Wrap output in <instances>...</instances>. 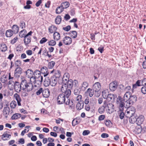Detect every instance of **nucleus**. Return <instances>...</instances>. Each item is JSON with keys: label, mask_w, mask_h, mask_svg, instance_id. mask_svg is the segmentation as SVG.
I'll return each instance as SVG.
<instances>
[{"label": "nucleus", "mask_w": 146, "mask_h": 146, "mask_svg": "<svg viewBox=\"0 0 146 146\" xmlns=\"http://www.w3.org/2000/svg\"><path fill=\"white\" fill-rule=\"evenodd\" d=\"M69 97H66V95L63 93L60 94L57 98L58 103L60 104L64 103L67 105H69L70 107L72 106L73 102L72 100L70 102Z\"/></svg>", "instance_id": "nucleus-1"}, {"label": "nucleus", "mask_w": 146, "mask_h": 146, "mask_svg": "<svg viewBox=\"0 0 146 146\" xmlns=\"http://www.w3.org/2000/svg\"><path fill=\"white\" fill-rule=\"evenodd\" d=\"M58 79L56 77L52 76L46 77L44 82V85L47 87L50 85L52 86H55L57 83Z\"/></svg>", "instance_id": "nucleus-2"}, {"label": "nucleus", "mask_w": 146, "mask_h": 146, "mask_svg": "<svg viewBox=\"0 0 146 146\" xmlns=\"http://www.w3.org/2000/svg\"><path fill=\"white\" fill-rule=\"evenodd\" d=\"M22 90L28 92L31 91L33 87L32 83L28 82L26 80L24 79L22 81Z\"/></svg>", "instance_id": "nucleus-3"}, {"label": "nucleus", "mask_w": 146, "mask_h": 146, "mask_svg": "<svg viewBox=\"0 0 146 146\" xmlns=\"http://www.w3.org/2000/svg\"><path fill=\"white\" fill-rule=\"evenodd\" d=\"M101 88V84L99 82L95 83L92 86V89L95 92L94 95L97 97H98L100 95V92Z\"/></svg>", "instance_id": "nucleus-4"}, {"label": "nucleus", "mask_w": 146, "mask_h": 146, "mask_svg": "<svg viewBox=\"0 0 146 146\" xmlns=\"http://www.w3.org/2000/svg\"><path fill=\"white\" fill-rule=\"evenodd\" d=\"M63 84L62 86L61 91L66 95V97H69L71 94V91L69 89H68L66 85V84L63 83Z\"/></svg>", "instance_id": "nucleus-5"}, {"label": "nucleus", "mask_w": 146, "mask_h": 146, "mask_svg": "<svg viewBox=\"0 0 146 146\" xmlns=\"http://www.w3.org/2000/svg\"><path fill=\"white\" fill-rule=\"evenodd\" d=\"M124 100L120 96H118L117 99L116 103L120 108V110H122L124 107Z\"/></svg>", "instance_id": "nucleus-6"}, {"label": "nucleus", "mask_w": 146, "mask_h": 146, "mask_svg": "<svg viewBox=\"0 0 146 146\" xmlns=\"http://www.w3.org/2000/svg\"><path fill=\"white\" fill-rule=\"evenodd\" d=\"M135 112V108L133 107L129 108L126 111L125 116L127 117H129L134 115Z\"/></svg>", "instance_id": "nucleus-7"}, {"label": "nucleus", "mask_w": 146, "mask_h": 146, "mask_svg": "<svg viewBox=\"0 0 146 146\" xmlns=\"http://www.w3.org/2000/svg\"><path fill=\"white\" fill-rule=\"evenodd\" d=\"M137 97L135 95H131L129 99H128L129 104V106L132 105L135 102L137 101Z\"/></svg>", "instance_id": "nucleus-8"}, {"label": "nucleus", "mask_w": 146, "mask_h": 146, "mask_svg": "<svg viewBox=\"0 0 146 146\" xmlns=\"http://www.w3.org/2000/svg\"><path fill=\"white\" fill-rule=\"evenodd\" d=\"M14 89L17 92H19L21 91V90L22 89V81L20 84L18 82H15L14 84Z\"/></svg>", "instance_id": "nucleus-9"}, {"label": "nucleus", "mask_w": 146, "mask_h": 146, "mask_svg": "<svg viewBox=\"0 0 146 146\" xmlns=\"http://www.w3.org/2000/svg\"><path fill=\"white\" fill-rule=\"evenodd\" d=\"M117 87V83L116 81H114L110 84V89L112 91L115 90Z\"/></svg>", "instance_id": "nucleus-10"}, {"label": "nucleus", "mask_w": 146, "mask_h": 146, "mask_svg": "<svg viewBox=\"0 0 146 146\" xmlns=\"http://www.w3.org/2000/svg\"><path fill=\"white\" fill-rule=\"evenodd\" d=\"M63 42L65 44L69 45L72 43V39L69 36H66L63 38Z\"/></svg>", "instance_id": "nucleus-11"}, {"label": "nucleus", "mask_w": 146, "mask_h": 146, "mask_svg": "<svg viewBox=\"0 0 146 146\" xmlns=\"http://www.w3.org/2000/svg\"><path fill=\"white\" fill-rule=\"evenodd\" d=\"M22 72V69L20 67H17L15 70L14 75L16 77H18L20 76Z\"/></svg>", "instance_id": "nucleus-12"}, {"label": "nucleus", "mask_w": 146, "mask_h": 146, "mask_svg": "<svg viewBox=\"0 0 146 146\" xmlns=\"http://www.w3.org/2000/svg\"><path fill=\"white\" fill-rule=\"evenodd\" d=\"M144 120V117L143 115H140L137 118V124L138 125H140L143 123Z\"/></svg>", "instance_id": "nucleus-13"}, {"label": "nucleus", "mask_w": 146, "mask_h": 146, "mask_svg": "<svg viewBox=\"0 0 146 146\" xmlns=\"http://www.w3.org/2000/svg\"><path fill=\"white\" fill-rule=\"evenodd\" d=\"M70 75L68 73H65L64 75L62 78V82L63 83L66 84L67 81L69 80Z\"/></svg>", "instance_id": "nucleus-14"}, {"label": "nucleus", "mask_w": 146, "mask_h": 146, "mask_svg": "<svg viewBox=\"0 0 146 146\" xmlns=\"http://www.w3.org/2000/svg\"><path fill=\"white\" fill-rule=\"evenodd\" d=\"M41 71L42 73L44 74V76L45 77H47L49 74L48 72V68L46 66H43L41 69Z\"/></svg>", "instance_id": "nucleus-15"}, {"label": "nucleus", "mask_w": 146, "mask_h": 146, "mask_svg": "<svg viewBox=\"0 0 146 146\" xmlns=\"http://www.w3.org/2000/svg\"><path fill=\"white\" fill-rule=\"evenodd\" d=\"M117 95H116L110 94L108 95L107 98H106V99L108 101H114L115 99L117 98Z\"/></svg>", "instance_id": "nucleus-16"}, {"label": "nucleus", "mask_w": 146, "mask_h": 146, "mask_svg": "<svg viewBox=\"0 0 146 146\" xmlns=\"http://www.w3.org/2000/svg\"><path fill=\"white\" fill-rule=\"evenodd\" d=\"M10 112V108L7 106L4 108L3 110L4 115L6 118H7Z\"/></svg>", "instance_id": "nucleus-17"}, {"label": "nucleus", "mask_w": 146, "mask_h": 146, "mask_svg": "<svg viewBox=\"0 0 146 146\" xmlns=\"http://www.w3.org/2000/svg\"><path fill=\"white\" fill-rule=\"evenodd\" d=\"M106 107L107 106L108 108V110L109 111V112L112 113L114 111V105L111 103H109L108 104H106Z\"/></svg>", "instance_id": "nucleus-18"}, {"label": "nucleus", "mask_w": 146, "mask_h": 146, "mask_svg": "<svg viewBox=\"0 0 146 146\" xmlns=\"http://www.w3.org/2000/svg\"><path fill=\"white\" fill-rule=\"evenodd\" d=\"M54 72V75L52 76H53L56 77L58 79L60 76V72L59 70H55L53 69L52 71H50V73H52Z\"/></svg>", "instance_id": "nucleus-19"}, {"label": "nucleus", "mask_w": 146, "mask_h": 146, "mask_svg": "<svg viewBox=\"0 0 146 146\" xmlns=\"http://www.w3.org/2000/svg\"><path fill=\"white\" fill-rule=\"evenodd\" d=\"M14 96L17 102L18 105L19 106H21V100L20 96L17 94L16 93L14 94Z\"/></svg>", "instance_id": "nucleus-20"}, {"label": "nucleus", "mask_w": 146, "mask_h": 146, "mask_svg": "<svg viewBox=\"0 0 146 146\" xmlns=\"http://www.w3.org/2000/svg\"><path fill=\"white\" fill-rule=\"evenodd\" d=\"M60 37L59 33L58 32H55L53 34V38L54 40L57 41L60 40Z\"/></svg>", "instance_id": "nucleus-21"}, {"label": "nucleus", "mask_w": 146, "mask_h": 146, "mask_svg": "<svg viewBox=\"0 0 146 146\" xmlns=\"http://www.w3.org/2000/svg\"><path fill=\"white\" fill-rule=\"evenodd\" d=\"M48 31L51 33H54L57 30V27L54 25H52L48 28Z\"/></svg>", "instance_id": "nucleus-22"}, {"label": "nucleus", "mask_w": 146, "mask_h": 146, "mask_svg": "<svg viewBox=\"0 0 146 146\" xmlns=\"http://www.w3.org/2000/svg\"><path fill=\"white\" fill-rule=\"evenodd\" d=\"M50 92L48 89H45L43 91L42 95L44 98H48L50 95Z\"/></svg>", "instance_id": "nucleus-23"}, {"label": "nucleus", "mask_w": 146, "mask_h": 146, "mask_svg": "<svg viewBox=\"0 0 146 146\" xmlns=\"http://www.w3.org/2000/svg\"><path fill=\"white\" fill-rule=\"evenodd\" d=\"M11 136V135L4 132L1 137V139L3 141H5L8 140L9 137Z\"/></svg>", "instance_id": "nucleus-24"}, {"label": "nucleus", "mask_w": 146, "mask_h": 146, "mask_svg": "<svg viewBox=\"0 0 146 146\" xmlns=\"http://www.w3.org/2000/svg\"><path fill=\"white\" fill-rule=\"evenodd\" d=\"M41 73L40 71L38 70H36L34 72V76L36 77V79H39L42 76L40 75Z\"/></svg>", "instance_id": "nucleus-25"}, {"label": "nucleus", "mask_w": 146, "mask_h": 146, "mask_svg": "<svg viewBox=\"0 0 146 146\" xmlns=\"http://www.w3.org/2000/svg\"><path fill=\"white\" fill-rule=\"evenodd\" d=\"M66 85L68 89L70 90L71 89L73 86V80L72 79H70L69 81L66 82Z\"/></svg>", "instance_id": "nucleus-26"}, {"label": "nucleus", "mask_w": 146, "mask_h": 146, "mask_svg": "<svg viewBox=\"0 0 146 146\" xmlns=\"http://www.w3.org/2000/svg\"><path fill=\"white\" fill-rule=\"evenodd\" d=\"M129 118V122L130 123H134L136 122L137 123V116L136 117V116L135 115L133 116H131Z\"/></svg>", "instance_id": "nucleus-27"}, {"label": "nucleus", "mask_w": 146, "mask_h": 146, "mask_svg": "<svg viewBox=\"0 0 146 146\" xmlns=\"http://www.w3.org/2000/svg\"><path fill=\"white\" fill-rule=\"evenodd\" d=\"M24 39V42L25 45L29 44L31 41V38L30 36H25Z\"/></svg>", "instance_id": "nucleus-28"}, {"label": "nucleus", "mask_w": 146, "mask_h": 146, "mask_svg": "<svg viewBox=\"0 0 146 146\" xmlns=\"http://www.w3.org/2000/svg\"><path fill=\"white\" fill-rule=\"evenodd\" d=\"M26 73L27 76L29 78H30L33 76V75H34V72L33 71L31 70H28L26 72Z\"/></svg>", "instance_id": "nucleus-29"}, {"label": "nucleus", "mask_w": 146, "mask_h": 146, "mask_svg": "<svg viewBox=\"0 0 146 146\" xmlns=\"http://www.w3.org/2000/svg\"><path fill=\"white\" fill-rule=\"evenodd\" d=\"M12 29V31L14 33H17L19 32V27L17 25H13Z\"/></svg>", "instance_id": "nucleus-30"}, {"label": "nucleus", "mask_w": 146, "mask_h": 146, "mask_svg": "<svg viewBox=\"0 0 146 146\" xmlns=\"http://www.w3.org/2000/svg\"><path fill=\"white\" fill-rule=\"evenodd\" d=\"M70 36L73 38H75L77 36V33L76 31H71L69 32Z\"/></svg>", "instance_id": "nucleus-31"}, {"label": "nucleus", "mask_w": 146, "mask_h": 146, "mask_svg": "<svg viewBox=\"0 0 146 146\" xmlns=\"http://www.w3.org/2000/svg\"><path fill=\"white\" fill-rule=\"evenodd\" d=\"M106 107V104L105 103L102 106L100 107L99 108L98 110V112L100 113H103L105 111V109Z\"/></svg>", "instance_id": "nucleus-32"}, {"label": "nucleus", "mask_w": 146, "mask_h": 146, "mask_svg": "<svg viewBox=\"0 0 146 146\" xmlns=\"http://www.w3.org/2000/svg\"><path fill=\"white\" fill-rule=\"evenodd\" d=\"M64 9L62 6L61 5L58 7L56 10V12L57 14H59L63 11Z\"/></svg>", "instance_id": "nucleus-33"}, {"label": "nucleus", "mask_w": 146, "mask_h": 146, "mask_svg": "<svg viewBox=\"0 0 146 146\" xmlns=\"http://www.w3.org/2000/svg\"><path fill=\"white\" fill-rule=\"evenodd\" d=\"M21 117V115L19 113H15L13 114L11 117L12 119H17Z\"/></svg>", "instance_id": "nucleus-34"}, {"label": "nucleus", "mask_w": 146, "mask_h": 146, "mask_svg": "<svg viewBox=\"0 0 146 146\" xmlns=\"http://www.w3.org/2000/svg\"><path fill=\"white\" fill-rule=\"evenodd\" d=\"M55 64V63L54 61H51L48 63L47 67L49 69H52L53 68Z\"/></svg>", "instance_id": "nucleus-35"}, {"label": "nucleus", "mask_w": 146, "mask_h": 146, "mask_svg": "<svg viewBox=\"0 0 146 146\" xmlns=\"http://www.w3.org/2000/svg\"><path fill=\"white\" fill-rule=\"evenodd\" d=\"M84 105V103H80L78 102L76 104V107L78 110H80L83 108Z\"/></svg>", "instance_id": "nucleus-36"}, {"label": "nucleus", "mask_w": 146, "mask_h": 146, "mask_svg": "<svg viewBox=\"0 0 146 146\" xmlns=\"http://www.w3.org/2000/svg\"><path fill=\"white\" fill-rule=\"evenodd\" d=\"M13 31L11 30H8L6 31L5 35L7 37H10L13 35Z\"/></svg>", "instance_id": "nucleus-37"}, {"label": "nucleus", "mask_w": 146, "mask_h": 146, "mask_svg": "<svg viewBox=\"0 0 146 146\" xmlns=\"http://www.w3.org/2000/svg\"><path fill=\"white\" fill-rule=\"evenodd\" d=\"M102 96L104 99L107 98L108 95L110 94L107 90H103L102 91Z\"/></svg>", "instance_id": "nucleus-38"}, {"label": "nucleus", "mask_w": 146, "mask_h": 146, "mask_svg": "<svg viewBox=\"0 0 146 146\" xmlns=\"http://www.w3.org/2000/svg\"><path fill=\"white\" fill-rule=\"evenodd\" d=\"M7 49L6 45L5 44H1L0 45V50L2 52H5Z\"/></svg>", "instance_id": "nucleus-39"}, {"label": "nucleus", "mask_w": 146, "mask_h": 146, "mask_svg": "<svg viewBox=\"0 0 146 146\" xmlns=\"http://www.w3.org/2000/svg\"><path fill=\"white\" fill-rule=\"evenodd\" d=\"M131 95V93L130 92H126L124 95V100H127L128 99H129V98L130 97Z\"/></svg>", "instance_id": "nucleus-40"}, {"label": "nucleus", "mask_w": 146, "mask_h": 146, "mask_svg": "<svg viewBox=\"0 0 146 146\" xmlns=\"http://www.w3.org/2000/svg\"><path fill=\"white\" fill-rule=\"evenodd\" d=\"M43 80V77L41 76L40 78H39V79H36V83H35V86H36V84H37L38 85H40L41 84V83L42 82Z\"/></svg>", "instance_id": "nucleus-41"}, {"label": "nucleus", "mask_w": 146, "mask_h": 146, "mask_svg": "<svg viewBox=\"0 0 146 146\" xmlns=\"http://www.w3.org/2000/svg\"><path fill=\"white\" fill-rule=\"evenodd\" d=\"M26 33V31L25 29H23L20 32L19 36L21 38H23V37H25V34Z\"/></svg>", "instance_id": "nucleus-42"}, {"label": "nucleus", "mask_w": 146, "mask_h": 146, "mask_svg": "<svg viewBox=\"0 0 146 146\" xmlns=\"http://www.w3.org/2000/svg\"><path fill=\"white\" fill-rule=\"evenodd\" d=\"M63 8L64 9H66L69 6V3L67 2H65L62 3L61 5Z\"/></svg>", "instance_id": "nucleus-43"}, {"label": "nucleus", "mask_w": 146, "mask_h": 146, "mask_svg": "<svg viewBox=\"0 0 146 146\" xmlns=\"http://www.w3.org/2000/svg\"><path fill=\"white\" fill-rule=\"evenodd\" d=\"M87 91L89 93L90 97L92 96L94 94V90H93V89L92 90L90 88L88 89Z\"/></svg>", "instance_id": "nucleus-44"}, {"label": "nucleus", "mask_w": 146, "mask_h": 146, "mask_svg": "<svg viewBox=\"0 0 146 146\" xmlns=\"http://www.w3.org/2000/svg\"><path fill=\"white\" fill-rule=\"evenodd\" d=\"M61 21V17L60 16H58L56 17L55 22L56 24H59L60 23Z\"/></svg>", "instance_id": "nucleus-45"}, {"label": "nucleus", "mask_w": 146, "mask_h": 146, "mask_svg": "<svg viewBox=\"0 0 146 146\" xmlns=\"http://www.w3.org/2000/svg\"><path fill=\"white\" fill-rule=\"evenodd\" d=\"M88 86V83L86 82H83L82 84L81 88L82 90H85Z\"/></svg>", "instance_id": "nucleus-46"}, {"label": "nucleus", "mask_w": 146, "mask_h": 146, "mask_svg": "<svg viewBox=\"0 0 146 146\" xmlns=\"http://www.w3.org/2000/svg\"><path fill=\"white\" fill-rule=\"evenodd\" d=\"M17 105V102L14 100L12 101L11 104L10 106L12 108H14L16 107Z\"/></svg>", "instance_id": "nucleus-47"}, {"label": "nucleus", "mask_w": 146, "mask_h": 146, "mask_svg": "<svg viewBox=\"0 0 146 146\" xmlns=\"http://www.w3.org/2000/svg\"><path fill=\"white\" fill-rule=\"evenodd\" d=\"M105 124L106 126L110 127H111L112 125V123L109 120H106Z\"/></svg>", "instance_id": "nucleus-48"}, {"label": "nucleus", "mask_w": 146, "mask_h": 146, "mask_svg": "<svg viewBox=\"0 0 146 146\" xmlns=\"http://www.w3.org/2000/svg\"><path fill=\"white\" fill-rule=\"evenodd\" d=\"M30 78V82H29L35 84V83H36L35 82L36 80V77L34 76H32Z\"/></svg>", "instance_id": "nucleus-49"}, {"label": "nucleus", "mask_w": 146, "mask_h": 146, "mask_svg": "<svg viewBox=\"0 0 146 146\" xmlns=\"http://www.w3.org/2000/svg\"><path fill=\"white\" fill-rule=\"evenodd\" d=\"M80 91L81 90L79 88H76L74 90V95L76 96H77L78 95L80 94Z\"/></svg>", "instance_id": "nucleus-50"}, {"label": "nucleus", "mask_w": 146, "mask_h": 146, "mask_svg": "<svg viewBox=\"0 0 146 146\" xmlns=\"http://www.w3.org/2000/svg\"><path fill=\"white\" fill-rule=\"evenodd\" d=\"M48 44L50 46H54L56 44V42L55 40H52L49 41L48 42Z\"/></svg>", "instance_id": "nucleus-51"}, {"label": "nucleus", "mask_w": 146, "mask_h": 146, "mask_svg": "<svg viewBox=\"0 0 146 146\" xmlns=\"http://www.w3.org/2000/svg\"><path fill=\"white\" fill-rule=\"evenodd\" d=\"M76 98V100L77 101L79 102H81V99L82 98V96L81 95H78L77 96H75Z\"/></svg>", "instance_id": "nucleus-52"}, {"label": "nucleus", "mask_w": 146, "mask_h": 146, "mask_svg": "<svg viewBox=\"0 0 146 146\" xmlns=\"http://www.w3.org/2000/svg\"><path fill=\"white\" fill-rule=\"evenodd\" d=\"M43 88H40L36 92V93L37 95H39L43 92Z\"/></svg>", "instance_id": "nucleus-53"}, {"label": "nucleus", "mask_w": 146, "mask_h": 146, "mask_svg": "<svg viewBox=\"0 0 146 146\" xmlns=\"http://www.w3.org/2000/svg\"><path fill=\"white\" fill-rule=\"evenodd\" d=\"M79 123V122L76 119H75L72 121V125L73 126H75Z\"/></svg>", "instance_id": "nucleus-54"}, {"label": "nucleus", "mask_w": 146, "mask_h": 146, "mask_svg": "<svg viewBox=\"0 0 146 146\" xmlns=\"http://www.w3.org/2000/svg\"><path fill=\"white\" fill-rule=\"evenodd\" d=\"M20 26L22 29L25 28V22L23 21H21L20 22Z\"/></svg>", "instance_id": "nucleus-55"}, {"label": "nucleus", "mask_w": 146, "mask_h": 146, "mask_svg": "<svg viewBox=\"0 0 146 146\" xmlns=\"http://www.w3.org/2000/svg\"><path fill=\"white\" fill-rule=\"evenodd\" d=\"M71 29V27L70 25H68L66 27H64L63 28V29L64 30L68 31Z\"/></svg>", "instance_id": "nucleus-56"}, {"label": "nucleus", "mask_w": 146, "mask_h": 146, "mask_svg": "<svg viewBox=\"0 0 146 146\" xmlns=\"http://www.w3.org/2000/svg\"><path fill=\"white\" fill-rule=\"evenodd\" d=\"M18 142H19L18 144H21L22 145L23 144L25 143V140L23 138H21L19 139V140L18 141Z\"/></svg>", "instance_id": "nucleus-57"}, {"label": "nucleus", "mask_w": 146, "mask_h": 146, "mask_svg": "<svg viewBox=\"0 0 146 146\" xmlns=\"http://www.w3.org/2000/svg\"><path fill=\"white\" fill-rule=\"evenodd\" d=\"M47 40V39L45 37L42 38L40 40V44H42L46 42Z\"/></svg>", "instance_id": "nucleus-58"}, {"label": "nucleus", "mask_w": 146, "mask_h": 146, "mask_svg": "<svg viewBox=\"0 0 146 146\" xmlns=\"http://www.w3.org/2000/svg\"><path fill=\"white\" fill-rule=\"evenodd\" d=\"M21 64V61L19 60H16L15 62V65L17 66H20Z\"/></svg>", "instance_id": "nucleus-59"}, {"label": "nucleus", "mask_w": 146, "mask_h": 146, "mask_svg": "<svg viewBox=\"0 0 146 146\" xmlns=\"http://www.w3.org/2000/svg\"><path fill=\"white\" fill-rule=\"evenodd\" d=\"M141 92H142L144 94H146V87L144 86L142 87L141 88Z\"/></svg>", "instance_id": "nucleus-60"}, {"label": "nucleus", "mask_w": 146, "mask_h": 146, "mask_svg": "<svg viewBox=\"0 0 146 146\" xmlns=\"http://www.w3.org/2000/svg\"><path fill=\"white\" fill-rule=\"evenodd\" d=\"M90 133V131L89 130H84L82 133L83 135H88Z\"/></svg>", "instance_id": "nucleus-61"}, {"label": "nucleus", "mask_w": 146, "mask_h": 146, "mask_svg": "<svg viewBox=\"0 0 146 146\" xmlns=\"http://www.w3.org/2000/svg\"><path fill=\"white\" fill-rule=\"evenodd\" d=\"M18 38L15 37L13 39L11 40V43L12 44H14L17 40Z\"/></svg>", "instance_id": "nucleus-62"}, {"label": "nucleus", "mask_w": 146, "mask_h": 146, "mask_svg": "<svg viewBox=\"0 0 146 146\" xmlns=\"http://www.w3.org/2000/svg\"><path fill=\"white\" fill-rule=\"evenodd\" d=\"M7 77L6 76L3 77L1 78V80L3 83H5V82L7 81Z\"/></svg>", "instance_id": "nucleus-63"}, {"label": "nucleus", "mask_w": 146, "mask_h": 146, "mask_svg": "<svg viewBox=\"0 0 146 146\" xmlns=\"http://www.w3.org/2000/svg\"><path fill=\"white\" fill-rule=\"evenodd\" d=\"M105 117V116L104 115H100L98 118V119L100 121H101L104 120Z\"/></svg>", "instance_id": "nucleus-64"}]
</instances>
